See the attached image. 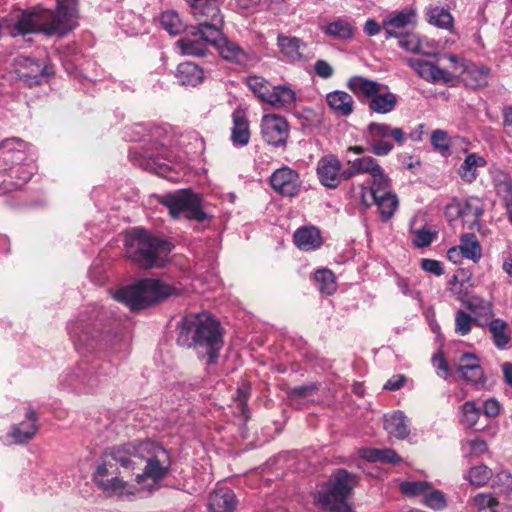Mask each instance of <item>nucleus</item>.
<instances>
[{
    "mask_svg": "<svg viewBox=\"0 0 512 512\" xmlns=\"http://www.w3.org/2000/svg\"><path fill=\"white\" fill-rule=\"evenodd\" d=\"M178 345L194 348L200 358L207 357V364L216 363L223 346V328L208 312L190 313L177 323Z\"/></svg>",
    "mask_w": 512,
    "mask_h": 512,
    "instance_id": "f257e3e1",
    "label": "nucleus"
},
{
    "mask_svg": "<svg viewBox=\"0 0 512 512\" xmlns=\"http://www.w3.org/2000/svg\"><path fill=\"white\" fill-rule=\"evenodd\" d=\"M28 144L18 138L4 140L0 144V193L22 188L32 177V158L25 150Z\"/></svg>",
    "mask_w": 512,
    "mask_h": 512,
    "instance_id": "f03ea898",
    "label": "nucleus"
},
{
    "mask_svg": "<svg viewBox=\"0 0 512 512\" xmlns=\"http://www.w3.org/2000/svg\"><path fill=\"white\" fill-rule=\"evenodd\" d=\"M180 290L160 279L145 278L118 289L113 298L126 305L131 311H140L179 295Z\"/></svg>",
    "mask_w": 512,
    "mask_h": 512,
    "instance_id": "7ed1b4c3",
    "label": "nucleus"
},
{
    "mask_svg": "<svg viewBox=\"0 0 512 512\" xmlns=\"http://www.w3.org/2000/svg\"><path fill=\"white\" fill-rule=\"evenodd\" d=\"M125 251L127 257L144 269L159 266L171 248L170 244L143 228H134L126 233Z\"/></svg>",
    "mask_w": 512,
    "mask_h": 512,
    "instance_id": "20e7f679",
    "label": "nucleus"
},
{
    "mask_svg": "<svg viewBox=\"0 0 512 512\" xmlns=\"http://www.w3.org/2000/svg\"><path fill=\"white\" fill-rule=\"evenodd\" d=\"M356 484L355 474L345 469H337L329 483L313 494L314 502L328 512H352L347 499Z\"/></svg>",
    "mask_w": 512,
    "mask_h": 512,
    "instance_id": "39448f33",
    "label": "nucleus"
},
{
    "mask_svg": "<svg viewBox=\"0 0 512 512\" xmlns=\"http://www.w3.org/2000/svg\"><path fill=\"white\" fill-rule=\"evenodd\" d=\"M106 319L107 313L102 307L93 306L81 312L77 321L69 326L75 347L90 352L102 345Z\"/></svg>",
    "mask_w": 512,
    "mask_h": 512,
    "instance_id": "423d86ee",
    "label": "nucleus"
},
{
    "mask_svg": "<svg viewBox=\"0 0 512 512\" xmlns=\"http://www.w3.org/2000/svg\"><path fill=\"white\" fill-rule=\"evenodd\" d=\"M158 201L168 209L174 219L183 217L190 221L203 223L212 218L206 211L203 197L190 189L167 193L158 197Z\"/></svg>",
    "mask_w": 512,
    "mask_h": 512,
    "instance_id": "0eeeda50",
    "label": "nucleus"
},
{
    "mask_svg": "<svg viewBox=\"0 0 512 512\" xmlns=\"http://www.w3.org/2000/svg\"><path fill=\"white\" fill-rule=\"evenodd\" d=\"M347 87L359 99L361 96L369 99L368 108L371 112L388 114L394 111L398 104V96L395 93L383 91V88H387L385 85L363 76H352L347 81Z\"/></svg>",
    "mask_w": 512,
    "mask_h": 512,
    "instance_id": "6e6552de",
    "label": "nucleus"
},
{
    "mask_svg": "<svg viewBox=\"0 0 512 512\" xmlns=\"http://www.w3.org/2000/svg\"><path fill=\"white\" fill-rule=\"evenodd\" d=\"M146 465L142 473L136 475V482L141 484L144 479H151L155 484L165 478L170 471L171 459L169 452L162 446L147 439L140 446V459Z\"/></svg>",
    "mask_w": 512,
    "mask_h": 512,
    "instance_id": "1a4fd4ad",
    "label": "nucleus"
},
{
    "mask_svg": "<svg viewBox=\"0 0 512 512\" xmlns=\"http://www.w3.org/2000/svg\"><path fill=\"white\" fill-rule=\"evenodd\" d=\"M386 138H391L399 146H402L406 135L402 128H393L386 123L371 122L367 126V141L374 155L386 156L393 150V144L385 140Z\"/></svg>",
    "mask_w": 512,
    "mask_h": 512,
    "instance_id": "9d476101",
    "label": "nucleus"
},
{
    "mask_svg": "<svg viewBox=\"0 0 512 512\" xmlns=\"http://www.w3.org/2000/svg\"><path fill=\"white\" fill-rule=\"evenodd\" d=\"M77 0H57V12L45 10L49 21L48 35H64L75 26L78 17Z\"/></svg>",
    "mask_w": 512,
    "mask_h": 512,
    "instance_id": "9b49d317",
    "label": "nucleus"
},
{
    "mask_svg": "<svg viewBox=\"0 0 512 512\" xmlns=\"http://www.w3.org/2000/svg\"><path fill=\"white\" fill-rule=\"evenodd\" d=\"M215 36H219V30L209 28L208 30L191 26L186 36L177 41V46L184 55L203 57L208 51V46H213Z\"/></svg>",
    "mask_w": 512,
    "mask_h": 512,
    "instance_id": "f8f14e48",
    "label": "nucleus"
},
{
    "mask_svg": "<svg viewBox=\"0 0 512 512\" xmlns=\"http://www.w3.org/2000/svg\"><path fill=\"white\" fill-rule=\"evenodd\" d=\"M18 78L28 87L41 85L54 74L53 67L45 60L20 56L17 59Z\"/></svg>",
    "mask_w": 512,
    "mask_h": 512,
    "instance_id": "ddd939ff",
    "label": "nucleus"
},
{
    "mask_svg": "<svg viewBox=\"0 0 512 512\" xmlns=\"http://www.w3.org/2000/svg\"><path fill=\"white\" fill-rule=\"evenodd\" d=\"M191 14L198 22L197 27L222 29L223 19L220 14L219 0H188Z\"/></svg>",
    "mask_w": 512,
    "mask_h": 512,
    "instance_id": "4468645a",
    "label": "nucleus"
},
{
    "mask_svg": "<svg viewBox=\"0 0 512 512\" xmlns=\"http://www.w3.org/2000/svg\"><path fill=\"white\" fill-rule=\"evenodd\" d=\"M261 133L269 145L285 148L289 137V124L280 115L266 114L261 120Z\"/></svg>",
    "mask_w": 512,
    "mask_h": 512,
    "instance_id": "2eb2a0df",
    "label": "nucleus"
},
{
    "mask_svg": "<svg viewBox=\"0 0 512 512\" xmlns=\"http://www.w3.org/2000/svg\"><path fill=\"white\" fill-rule=\"evenodd\" d=\"M270 185L277 194L292 198L299 194L302 181L296 170L283 166L272 173Z\"/></svg>",
    "mask_w": 512,
    "mask_h": 512,
    "instance_id": "dca6fc26",
    "label": "nucleus"
},
{
    "mask_svg": "<svg viewBox=\"0 0 512 512\" xmlns=\"http://www.w3.org/2000/svg\"><path fill=\"white\" fill-rule=\"evenodd\" d=\"M417 23L416 11L405 8L401 11L387 15L382 21L386 39L397 38L413 29Z\"/></svg>",
    "mask_w": 512,
    "mask_h": 512,
    "instance_id": "f3484780",
    "label": "nucleus"
},
{
    "mask_svg": "<svg viewBox=\"0 0 512 512\" xmlns=\"http://www.w3.org/2000/svg\"><path fill=\"white\" fill-rule=\"evenodd\" d=\"M106 368L98 362L89 364L81 362L77 365L75 370L69 375V382L74 385L79 382L89 389L96 388L101 382V376L111 372L112 367L110 364H105Z\"/></svg>",
    "mask_w": 512,
    "mask_h": 512,
    "instance_id": "a211bd4d",
    "label": "nucleus"
},
{
    "mask_svg": "<svg viewBox=\"0 0 512 512\" xmlns=\"http://www.w3.org/2000/svg\"><path fill=\"white\" fill-rule=\"evenodd\" d=\"M407 64L419 77L427 82L450 85L454 81V75L451 72L432 62L419 58H409Z\"/></svg>",
    "mask_w": 512,
    "mask_h": 512,
    "instance_id": "6ab92c4d",
    "label": "nucleus"
},
{
    "mask_svg": "<svg viewBox=\"0 0 512 512\" xmlns=\"http://www.w3.org/2000/svg\"><path fill=\"white\" fill-rule=\"evenodd\" d=\"M143 441L137 440L119 446L107 448L104 452L106 457L120 464L124 469H135L134 459H140V446Z\"/></svg>",
    "mask_w": 512,
    "mask_h": 512,
    "instance_id": "aec40b11",
    "label": "nucleus"
},
{
    "mask_svg": "<svg viewBox=\"0 0 512 512\" xmlns=\"http://www.w3.org/2000/svg\"><path fill=\"white\" fill-rule=\"evenodd\" d=\"M341 162L334 155L322 157L317 164V175L320 183L330 189H335L340 184Z\"/></svg>",
    "mask_w": 512,
    "mask_h": 512,
    "instance_id": "412c9836",
    "label": "nucleus"
},
{
    "mask_svg": "<svg viewBox=\"0 0 512 512\" xmlns=\"http://www.w3.org/2000/svg\"><path fill=\"white\" fill-rule=\"evenodd\" d=\"M25 421L15 424L11 427L9 436L16 444H26L31 441L39 430L37 424L38 417L32 407H28L25 412Z\"/></svg>",
    "mask_w": 512,
    "mask_h": 512,
    "instance_id": "4be33fe9",
    "label": "nucleus"
},
{
    "mask_svg": "<svg viewBox=\"0 0 512 512\" xmlns=\"http://www.w3.org/2000/svg\"><path fill=\"white\" fill-rule=\"evenodd\" d=\"M49 21L46 20L45 10L37 13H21L13 26L17 34L25 35L36 31L44 32L48 35Z\"/></svg>",
    "mask_w": 512,
    "mask_h": 512,
    "instance_id": "5701e85b",
    "label": "nucleus"
},
{
    "mask_svg": "<svg viewBox=\"0 0 512 512\" xmlns=\"http://www.w3.org/2000/svg\"><path fill=\"white\" fill-rule=\"evenodd\" d=\"M277 46L287 62L295 63L307 58V44L297 37L279 34Z\"/></svg>",
    "mask_w": 512,
    "mask_h": 512,
    "instance_id": "b1692460",
    "label": "nucleus"
},
{
    "mask_svg": "<svg viewBox=\"0 0 512 512\" xmlns=\"http://www.w3.org/2000/svg\"><path fill=\"white\" fill-rule=\"evenodd\" d=\"M213 46L217 48L223 59L235 62L237 64H244L248 60L246 52L236 43L229 41L219 30V36H215Z\"/></svg>",
    "mask_w": 512,
    "mask_h": 512,
    "instance_id": "393cba45",
    "label": "nucleus"
},
{
    "mask_svg": "<svg viewBox=\"0 0 512 512\" xmlns=\"http://www.w3.org/2000/svg\"><path fill=\"white\" fill-rule=\"evenodd\" d=\"M236 505V495L233 490L227 487L213 491L208 498V508L210 512H233Z\"/></svg>",
    "mask_w": 512,
    "mask_h": 512,
    "instance_id": "a878e982",
    "label": "nucleus"
},
{
    "mask_svg": "<svg viewBox=\"0 0 512 512\" xmlns=\"http://www.w3.org/2000/svg\"><path fill=\"white\" fill-rule=\"evenodd\" d=\"M233 127L231 141L234 146H246L250 141V127L246 113L243 109H236L232 113Z\"/></svg>",
    "mask_w": 512,
    "mask_h": 512,
    "instance_id": "bb28decb",
    "label": "nucleus"
},
{
    "mask_svg": "<svg viewBox=\"0 0 512 512\" xmlns=\"http://www.w3.org/2000/svg\"><path fill=\"white\" fill-rule=\"evenodd\" d=\"M295 245L303 251H312L322 245L320 231L315 227H300L293 236Z\"/></svg>",
    "mask_w": 512,
    "mask_h": 512,
    "instance_id": "cd10ccee",
    "label": "nucleus"
},
{
    "mask_svg": "<svg viewBox=\"0 0 512 512\" xmlns=\"http://www.w3.org/2000/svg\"><path fill=\"white\" fill-rule=\"evenodd\" d=\"M459 204L462 210L460 218L463 220V225L467 226L470 230L479 229L480 218L484 210L478 199L470 198L459 200Z\"/></svg>",
    "mask_w": 512,
    "mask_h": 512,
    "instance_id": "c85d7f7f",
    "label": "nucleus"
},
{
    "mask_svg": "<svg viewBox=\"0 0 512 512\" xmlns=\"http://www.w3.org/2000/svg\"><path fill=\"white\" fill-rule=\"evenodd\" d=\"M328 106L338 115L347 117L354 111L353 97L347 92L335 90L327 94Z\"/></svg>",
    "mask_w": 512,
    "mask_h": 512,
    "instance_id": "c756f323",
    "label": "nucleus"
},
{
    "mask_svg": "<svg viewBox=\"0 0 512 512\" xmlns=\"http://www.w3.org/2000/svg\"><path fill=\"white\" fill-rule=\"evenodd\" d=\"M175 76L181 85L196 86L202 82L204 73L197 64L184 62L178 65Z\"/></svg>",
    "mask_w": 512,
    "mask_h": 512,
    "instance_id": "7c9ffc66",
    "label": "nucleus"
},
{
    "mask_svg": "<svg viewBox=\"0 0 512 512\" xmlns=\"http://www.w3.org/2000/svg\"><path fill=\"white\" fill-rule=\"evenodd\" d=\"M427 22L435 27L451 30L454 24V18L448 8L429 5L425 9Z\"/></svg>",
    "mask_w": 512,
    "mask_h": 512,
    "instance_id": "2f4dec72",
    "label": "nucleus"
},
{
    "mask_svg": "<svg viewBox=\"0 0 512 512\" xmlns=\"http://www.w3.org/2000/svg\"><path fill=\"white\" fill-rule=\"evenodd\" d=\"M296 96L293 90L285 86H271L265 103L275 108H288L294 105Z\"/></svg>",
    "mask_w": 512,
    "mask_h": 512,
    "instance_id": "473e14b6",
    "label": "nucleus"
},
{
    "mask_svg": "<svg viewBox=\"0 0 512 512\" xmlns=\"http://www.w3.org/2000/svg\"><path fill=\"white\" fill-rule=\"evenodd\" d=\"M384 429L389 435L397 439H405L410 433L406 423V416L401 411H396L384 417Z\"/></svg>",
    "mask_w": 512,
    "mask_h": 512,
    "instance_id": "72a5a7b5",
    "label": "nucleus"
},
{
    "mask_svg": "<svg viewBox=\"0 0 512 512\" xmlns=\"http://www.w3.org/2000/svg\"><path fill=\"white\" fill-rule=\"evenodd\" d=\"M483 322L489 328L494 345L499 349H504L511 341L508 323L500 318L492 319L490 322L487 320Z\"/></svg>",
    "mask_w": 512,
    "mask_h": 512,
    "instance_id": "f704fd0d",
    "label": "nucleus"
},
{
    "mask_svg": "<svg viewBox=\"0 0 512 512\" xmlns=\"http://www.w3.org/2000/svg\"><path fill=\"white\" fill-rule=\"evenodd\" d=\"M460 251L464 258L478 263L482 257V247L473 233H465L460 238Z\"/></svg>",
    "mask_w": 512,
    "mask_h": 512,
    "instance_id": "c9c22d12",
    "label": "nucleus"
},
{
    "mask_svg": "<svg viewBox=\"0 0 512 512\" xmlns=\"http://www.w3.org/2000/svg\"><path fill=\"white\" fill-rule=\"evenodd\" d=\"M485 164L486 161L483 157L476 153L468 154L460 166L459 174L464 181L471 183L476 179L477 168L485 166Z\"/></svg>",
    "mask_w": 512,
    "mask_h": 512,
    "instance_id": "e433bc0d",
    "label": "nucleus"
},
{
    "mask_svg": "<svg viewBox=\"0 0 512 512\" xmlns=\"http://www.w3.org/2000/svg\"><path fill=\"white\" fill-rule=\"evenodd\" d=\"M100 488L110 496L133 495L137 490L135 486L118 477H112L105 482H100Z\"/></svg>",
    "mask_w": 512,
    "mask_h": 512,
    "instance_id": "4c0bfd02",
    "label": "nucleus"
},
{
    "mask_svg": "<svg viewBox=\"0 0 512 512\" xmlns=\"http://www.w3.org/2000/svg\"><path fill=\"white\" fill-rule=\"evenodd\" d=\"M492 180L495 191L503 201L512 199V181L510 176L502 170L492 172Z\"/></svg>",
    "mask_w": 512,
    "mask_h": 512,
    "instance_id": "58836bf2",
    "label": "nucleus"
},
{
    "mask_svg": "<svg viewBox=\"0 0 512 512\" xmlns=\"http://www.w3.org/2000/svg\"><path fill=\"white\" fill-rule=\"evenodd\" d=\"M373 201L378 208L382 222H388L393 217L399 205L398 198L393 193Z\"/></svg>",
    "mask_w": 512,
    "mask_h": 512,
    "instance_id": "ea45409f",
    "label": "nucleus"
},
{
    "mask_svg": "<svg viewBox=\"0 0 512 512\" xmlns=\"http://www.w3.org/2000/svg\"><path fill=\"white\" fill-rule=\"evenodd\" d=\"M371 176L373 181L370 187V193L373 200L392 194L390 191V179L384 174V171L381 167L380 171H376Z\"/></svg>",
    "mask_w": 512,
    "mask_h": 512,
    "instance_id": "a19ab883",
    "label": "nucleus"
},
{
    "mask_svg": "<svg viewBox=\"0 0 512 512\" xmlns=\"http://www.w3.org/2000/svg\"><path fill=\"white\" fill-rule=\"evenodd\" d=\"M472 323H475L479 327H485L481 319L472 317L463 310L457 311L455 315V332L461 336L467 335L471 331Z\"/></svg>",
    "mask_w": 512,
    "mask_h": 512,
    "instance_id": "79ce46f5",
    "label": "nucleus"
},
{
    "mask_svg": "<svg viewBox=\"0 0 512 512\" xmlns=\"http://www.w3.org/2000/svg\"><path fill=\"white\" fill-rule=\"evenodd\" d=\"M457 370L460 373L461 378L467 382H471L473 384H484L486 381L480 362L475 364L459 365Z\"/></svg>",
    "mask_w": 512,
    "mask_h": 512,
    "instance_id": "37998d69",
    "label": "nucleus"
},
{
    "mask_svg": "<svg viewBox=\"0 0 512 512\" xmlns=\"http://www.w3.org/2000/svg\"><path fill=\"white\" fill-rule=\"evenodd\" d=\"M363 457L370 462H383L396 464L400 462V456L392 449H367Z\"/></svg>",
    "mask_w": 512,
    "mask_h": 512,
    "instance_id": "c03bdc74",
    "label": "nucleus"
},
{
    "mask_svg": "<svg viewBox=\"0 0 512 512\" xmlns=\"http://www.w3.org/2000/svg\"><path fill=\"white\" fill-rule=\"evenodd\" d=\"M466 82L472 87H485L488 84L490 68L487 66H472L466 68Z\"/></svg>",
    "mask_w": 512,
    "mask_h": 512,
    "instance_id": "a18cd8bd",
    "label": "nucleus"
},
{
    "mask_svg": "<svg viewBox=\"0 0 512 512\" xmlns=\"http://www.w3.org/2000/svg\"><path fill=\"white\" fill-rule=\"evenodd\" d=\"M160 23L171 35H178L185 29V25L175 11H165L160 17Z\"/></svg>",
    "mask_w": 512,
    "mask_h": 512,
    "instance_id": "49530a36",
    "label": "nucleus"
},
{
    "mask_svg": "<svg viewBox=\"0 0 512 512\" xmlns=\"http://www.w3.org/2000/svg\"><path fill=\"white\" fill-rule=\"evenodd\" d=\"M324 31L327 35L336 39L346 40L353 36V27L342 19L329 23Z\"/></svg>",
    "mask_w": 512,
    "mask_h": 512,
    "instance_id": "de8ad7c7",
    "label": "nucleus"
},
{
    "mask_svg": "<svg viewBox=\"0 0 512 512\" xmlns=\"http://www.w3.org/2000/svg\"><path fill=\"white\" fill-rule=\"evenodd\" d=\"M246 84L260 101L265 102L267 94L271 88V85L267 80L263 77L254 75L246 78Z\"/></svg>",
    "mask_w": 512,
    "mask_h": 512,
    "instance_id": "09e8293b",
    "label": "nucleus"
},
{
    "mask_svg": "<svg viewBox=\"0 0 512 512\" xmlns=\"http://www.w3.org/2000/svg\"><path fill=\"white\" fill-rule=\"evenodd\" d=\"M492 477V470L486 465L472 467L468 474L470 484L481 487L484 486Z\"/></svg>",
    "mask_w": 512,
    "mask_h": 512,
    "instance_id": "8fccbe9b",
    "label": "nucleus"
},
{
    "mask_svg": "<svg viewBox=\"0 0 512 512\" xmlns=\"http://www.w3.org/2000/svg\"><path fill=\"white\" fill-rule=\"evenodd\" d=\"M467 308L475 314V317L481 319V317L492 318L493 310L492 305L489 302L484 301L479 297H472L467 302Z\"/></svg>",
    "mask_w": 512,
    "mask_h": 512,
    "instance_id": "3c124183",
    "label": "nucleus"
},
{
    "mask_svg": "<svg viewBox=\"0 0 512 512\" xmlns=\"http://www.w3.org/2000/svg\"><path fill=\"white\" fill-rule=\"evenodd\" d=\"M315 280L319 284V289L323 293L330 295L336 289L335 276L330 270L320 269L316 271Z\"/></svg>",
    "mask_w": 512,
    "mask_h": 512,
    "instance_id": "603ef678",
    "label": "nucleus"
},
{
    "mask_svg": "<svg viewBox=\"0 0 512 512\" xmlns=\"http://www.w3.org/2000/svg\"><path fill=\"white\" fill-rule=\"evenodd\" d=\"M430 489L426 481H405L400 484V490L404 495L417 496L424 494Z\"/></svg>",
    "mask_w": 512,
    "mask_h": 512,
    "instance_id": "864d4df0",
    "label": "nucleus"
},
{
    "mask_svg": "<svg viewBox=\"0 0 512 512\" xmlns=\"http://www.w3.org/2000/svg\"><path fill=\"white\" fill-rule=\"evenodd\" d=\"M352 162L354 164L355 171L358 172V174L369 173L370 175H373L376 171H380L381 167L377 161L370 156L357 158L352 160Z\"/></svg>",
    "mask_w": 512,
    "mask_h": 512,
    "instance_id": "5fc2aeb1",
    "label": "nucleus"
},
{
    "mask_svg": "<svg viewBox=\"0 0 512 512\" xmlns=\"http://www.w3.org/2000/svg\"><path fill=\"white\" fill-rule=\"evenodd\" d=\"M398 38V45L404 50L412 53H419L421 49V42L419 37L408 31Z\"/></svg>",
    "mask_w": 512,
    "mask_h": 512,
    "instance_id": "6e6d98bb",
    "label": "nucleus"
},
{
    "mask_svg": "<svg viewBox=\"0 0 512 512\" xmlns=\"http://www.w3.org/2000/svg\"><path fill=\"white\" fill-rule=\"evenodd\" d=\"M463 421L468 427H473L477 424L481 410L473 401H466L462 405Z\"/></svg>",
    "mask_w": 512,
    "mask_h": 512,
    "instance_id": "4d7b16f0",
    "label": "nucleus"
},
{
    "mask_svg": "<svg viewBox=\"0 0 512 512\" xmlns=\"http://www.w3.org/2000/svg\"><path fill=\"white\" fill-rule=\"evenodd\" d=\"M113 467L112 460L109 457H106L105 452L101 456V462L97 465L96 471L93 474V481L95 484L100 487V482H105L106 476L110 475V469Z\"/></svg>",
    "mask_w": 512,
    "mask_h": 512,
    "instance_id": "13d9d810",
    "label": "nucleus"
},
{
    "mask_svg": "<svg viewBox=\"0 0 512 512\" xmlns=\"http://www.w3.org/2000/svg\"><path fill=\"white\" fill-rule=\"evenodd\" d=\"M431 144L439 152H447L450 149L448 133L441 129H436L431 134Z\"/></svg>",
    "mask_w": 512,
    "mask_h": 512,
    "instance_id": "bf43d9fd",
    "label": "nucleus"
},
{
    "mask_svg": "<svg viewBox=\"0 0 512 512\" xmlns=\"http://www.w3.org/2000/svg\"><path fill=\"white\" fill-rule=\"evenodd\" d=\"M424 504L434 510H441L446 506V500L439 490L427 491L424 495Z\"/></svg>",
    "mask_w": 512,
    "mask_h": 512,
    "instance_id": "052dcab7",
    "label": "nucleus"
},
{
    "mask_svg": "<svg viewBox=\"0 0 512 512\" xmlns=\"http://www.w3.org/2000/svg\"><path fill=\"white\" fill-rule=\"evenodd\" d=\"M435 236L436 233H432L431 231L426 230L425 228L417 229L414 232L413 244L417 248L427 247L432 243Z\"/></svg>",
    "mask_w": 512,
    "mask_h": 512,
    "instance_id": "680f3d73",
    "label": "nucleus"
},
{
    "mask_svg": "<svg viewBox=\"0 0 512 512\" xmlns=\"http://www.w3.org/2000/svg\"><path fill=\"white\" fill-rule=\"evenodd\" d=\"M432 362H433L434 367L438 371V375L445 380L448 379L451 372H450L449 365L441 351L434 354V356L432 358Z\"/></svg>",
    "mask_w": 512,
    "mask_h": 512,
    "instance_id": "e2e57ef3",
    "label": "nucleus"
},
{
    "mask_svg": "<svg viewBox=\"0 0 512 512\" xmlns=\"http://www.w3.org/2000/svg\"><path fill=\"white\" fill-rule=\"evenodd\" d=\"M474 501L476 505L479 507L478 511L482 510H496V506L498 505V501L495 497L490 494L480 493L475 496Z\"/></svg>",
    "mask_w": 512,
    "mask_h": 512,
    "instance_id": "0e129e2a",
    "label": "nucleus"
},
{
    "mask_svg": "<svg viewBox=\"0 0 512 512\" xmlns=\"http://www.w3.org/2000/svg\"><path fill=\"white\" fill-rule=\"evenodd\" d=\"M421 268L424 271L434 274L436 276H441L444 273L442 263L434 259H422Z\"/></svg>",
    "mask_w": 512,
    "mask_h": 512,
    "instance_id": "69168bd1",
    "label": "nucleus"
},
{
    "mask_svg": "<svg viewBox=\"0 0 512 512\" xmlns=\"http://www.w3.org/2000/svg\"><path fill=\"white\" fill-rule=\"evenodd\" d=\"M461 212L462 210L459 204V199H453L445 207V217L450 222L460 219Z\"/></svg>",
    "mask_w": 512,
    "mask_h": 512,
    "instance_id": "338daca9",
    "label": "nucleus"
},
{
    "mask_svg": "<svg viewBox=\"0 0 512 512\" xmlns=\"http://www.w3.org/2000/svg\"><path fill=\"white\" fill-rule=\"evenodd\" d=\"M317 390H318V386L314 383H310V384L292 388L290 391V395L292 397L302 399V398H305V397L311 395L312 393H314Z\"/></svg>",
    "mask_w": 512,
    "mask_h": 512,
    "instance_id": "774afa93",
    "label": "nucleus"
}]
</instances>
